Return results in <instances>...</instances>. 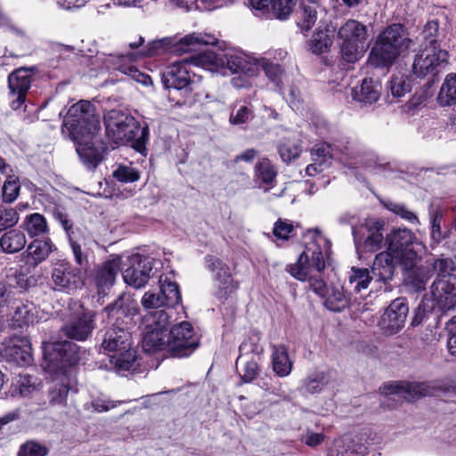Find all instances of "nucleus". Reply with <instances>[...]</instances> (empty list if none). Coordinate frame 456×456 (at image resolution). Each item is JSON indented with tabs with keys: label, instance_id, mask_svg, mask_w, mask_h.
<instances>
[{
	"label": "nucleus",
	"instance_id": "f257e3e1",
	"mask_svg": "<svg viewBox=\"0 0 456 456\" xmlns=\"http://www.w3.org/2000/svg\"><path fill=\"white\" fill-rule=\"evenodd\" d=\"M45 370L55 375L48 389V403L51 406L63 407L75 385L72 366L80 360L78 347L68 340L44 342Z\"/></svg>",
	"mask_w": 456,
	"mask_h": 456
},
{
	"label": "nucleus",
	"instance_id": "f03ea898",
	"mask_svg": "<svg viewBox=\"0 0 456 456\" xmlns=\"http://www.w3.org/2000/svg\"><path fill=\"white\" fill-rule=\"evenodd\" d=\"M411 40L400 24H392L377 37L369 56V61L375 67H387L411 45Z\"/></svg>",
	"mask_w": 456,
	"mask_h": 456
},
{
	"label": "nucleus",
	"instance_id": "7ed1b4c3",
	"mask_svg": "<svg viewBox=\"0 0 456 456\" xmlns=\"http://www.w3.org/2000/svg\"><path fill=\"white\" fill-rule=\"evenodd\" d=\"M102 346L113 353L110 362L117 372L135 369L137 355L132 347V336L126 330L117 326L109 328L103 335Z\"/></svg>",
	"mask_w": 456,
	"mask_h": 456
},
{
	"label": "nucleus",
	"instance_id": "20e7f679",
	"mask_svg": "<svg viewBox=\"0 0 456 456\" xmlns=\"http://www.w3.org/2000/svg\"><path fill=\"white\" fill-rule=\"evenodd\" d=\"M367 38L366 25L354 19L345 21L338 30L343 61L347 63H354L359 61L366 52Z\"/></svg>",
	"mask_w": 456,
	"mask_h": 456
},
{
	"label": "nucleus",
	"instance_id": "39448f33",
	"mask_svg": "<svg viewBox=\"0 0 456 456\" xmlns=\"http://www.w3.org/2000/svg\"><path fill=\"white\" fill-rule=\"evenodd\" d=\"M88 122L77 126L78 136L73 134L72 130H65L69 137L77 143V152L81 160L88 168H94L102 160L103 153V146L98 139L101 131L100 117L97 118V127L95 130H88Z\"/></svg>",
	"mask_w": 456,
	"mask_h": 456
},
{
	"label": "nucleus",
	"instance_id": "423d86ee",
	"mask_svg": "<svg viewBox=\"0 0 456 456\" xmlns=\"http://www.w3.org/2000/svg\"><path fill=\"white\" fill-rule=\"evenodd\" d=\"M389 252L403 267L412 266L418 262L423 245L408 229H394L386 237Z\"/></svg>",
	"mask_w": 456,
	"mask_h": 456
},
{
	"label": "nucleus",
	"instance_id": "0eeeda50",
	"mask_svg": "<svg viewBox=\"0 0 456 456\" xmlns=\"http://www.w3.org/2000/svg\"><path fill=\"white\" fill-rule=\"evenodd\" d=\"M144 334L142 348L145 352L152 354L159 351L167 353V340L170 316L165 310H156L145 315L143 319Z\"/></svg>",
	"mask_w": 456,
	"mask_h": 456
},
{
	"label": "nucleus",
	"instance_id": "6e6552de",
	"mask_svg": "<svg viewBox=\"0 0 456 456\" xmlns=\"http://www.w3.org/2000/svg\"><path fill=\"white\" fill-rule=\"evenodd\" d=\"M106 136L115 144H124L132 141L140 127L130 114L120 110H111L104 116Z\"/></svg>",
	"mask_w": 456,
	"mask_h": 456
},
{
	"label": "nucleus",
	"instance_id": "1a4fd4ad",
	"mask_svg": "<svg viewBox=\"0 0 456 456\" xmlns=\"http://www.w3.org/2000/svg\"><path fill=\"white\" fill-rule=\"evenodd\" d=\"M224 65L237 74L232 79L234 87L243 88L251 86V79L258 76L257 59L239 50H229L224 54Z\"/></svg>",
	"mask_w": 456,
	"mask_h": 456
},
{
	"label": "nucleus",
	"instance_id": "9d476101",
	"mask_svg": "<svg viewBox=\"0 0 456 456\" xmlns=\"http://www.w3.org/2000/svg\"><path fill=\"white\" fill-rule=\"evenodd\" d=\"M447 390L444 381L434 380L428 382H391L384 384L380 391L385 395H401L407 400H414L421 396L435 395L437 391Z\"/></svg>",
	"mask_w": 456,
	"mask_h": 456
},
{
	"label": "nucleus",
	"instance_id": "9b49d317",
	"mask_svg": "<svg viewBox=\"0 0 456 456\" xmlns=\"http://www.w3.org/2000/svg\"><path fill=\"white\" fill-rule=\"evenodd\" d=\"M385 221L367 218L357 229L353 230L355 248L358 252H375L384 245Z\"/></svg>",
	"mask_w": 456,
	"mask_h": 456
},
{
	"label": "nucleus",
	"instance_id": "f8f14e48",
	"mask_svg": "<svg viewBox=\"0 0 456 456\" xmlns=\"http://www.w3.org/2000/svg\"><path fill=\"white\" fill-rule=\"evenodd\" d=\"M448 53L438 46L428 47L416 53L412 73L418 77H435L447 65Z\"/></svg>",
	"mask_w": 456,
	"mask_h": 456
},
{
	"label": "nucleus",
	"instance_id": "ddd939ff",
	"mask_svg": "<svg viewBox=\"0 0 456 456\" xmlns=\"http://www.w3.org/2000/svg\"><path fill=\"white\" fill-rule=\"evenodd\" d=\"M167 354L172 357H185L192 354L198 346L192 326L188 322L173 326L168 331Z\"/></svg>",
	"mask_w": 456,
	"mask_h": 456
},
{
	"label": "nucleus",
	"instance_id": "4468645a",
	"mask_svg": "<svg viewBox=\"0 0 456 456\" xmlns=\"http://www.w3.org/2000/svg\"><path fill=\"white\" fill-rule=\"evenodd\" d=\"M208 269L212 273L215 282V295L219 300H226L239 289V283L234 281L230 267L222 260L214 256H207Z\"/></svg>",
	"mask_w": 456,
	"mask_h": 456
},
{
	"label": "nucleus",
	"instance_id": "2eb2a0df",
	"mask_svg": "<svg viewBox=\"0 0 456 456\" xmlns=\"http://www.w3.org/2000/svg\"><path fill=\"white\" fill-rule=\"evenodd\" d=\"M160 290L159 293L148 291L142 297V305L146 309L174 307L181 302V293L176 282L166 277L159 278Z\"/></svg>",
	"mask_w": 456,
	"mask_h": 456
},
{
	"label": "nucleus",
	"instance_id": "dca6fc26",
	"mask_svg": "<svg viewBox=\"0 0 456 456\" xmlns=\"http://www.w3.org/2000/svg\"><path fill=\"white\" fill-rule=\"evenodd\" d=\"M31 82L32 71L26 68L17 69L8 76V100L12 110H17L24 105Z\"/></svg>",
	"mask_w": 456,
	"mask_h": 456
},
{
	"label": "nucleus",
	"instance_id": "f3484780",
	"mask_svg": "<svg viewBox=\"0 0 456 456\" xmlns=\"http://www.w3.org/2000/svg\"><path fill=\"white\" fill-rule=\"evenodd\" d=\"M94 106L87 101H79L73 104L68 110L67 115L64 118L62 133L65 134V130H72L76 136L80 134L77 132V126L88 122V130H95L97 127V118Z\"/></svg>",
	"mask_w": 456,
	"mask_h": 456
},
{
	"label": "nucleus",
	"instance_id": "a211bd4d",
	"mask_svg": "<svg viewBox=\"0 0 456 456\" xmlns=\"http://www.w3.org/2000/svg\"><path fill=\"white\" fill-rule=\"evenodd\" d=\"M129 266L123 272L125 282L135 289H140L148 282L152 274L153 259L139 254L129 258Z\"/></svg>",
	"mask_w": 456,
	"mask_h": 456
},
{
	"label": "nucleus",
	"instance_id": "6ab92c4d",
	"mask_svg": "<svg viewBox=\"0 0 456 456\" xmlns=\"http://www.w3.org/2000/svg\"><path fill=\"white\" fill-rule=\"evenodd\" d=\"M0 357L19 366L30 364L32 354L28 340L14 337L0 342Z\"/></svg>",
	"mask_w": 456,
	"mask_h": 456
},
{
	"label": "nucleus",
	"instance_id": "aec40b11",
	"mask_svg": "<svg viewBox=\"0 0 456 456\" xmlns=\"http://www.w3.org/2000/svg\"><path fill=\"white\" fill-rule=\"evenodd\" d=\"M409 308L405 298L395 299L384 312L380 327L387 335H395L404 326Z\"/></svg>",
	"mask_w": 456,
	"mask_h": 456
},
{
	"label": "nucleus",
	"instance_id": "412c9836",
	"mask_svg": "<svg viewBox=\"0 0 456 456\" xmlns=\"http://www.w3.org/2000/svg\"><path fill=\"white\" fill-rule=\"evenodd\" d=\"M431 296L440 310L452 309L456 305V276L436 278L431 285Z\"/></svg>",
	"mask_w": 456,
	"mask_h": 456
},
{
	"label": "nucleus",
	"instance_id": "4be33fe9",
	"mask_svg": "<svg viewBox=\"0 0 456 456\" xmlns=\"http://www.w3.org/2000/svg\"><path fill=\"white\" fill-rule=\"evenodd\" d=\"M94 313L82 310L77 317L65 324L61 332L68 338L86 340L94 329Z\"/></svg>",
	"mask_w": 456,
	"mask_h": 456
},
{
	"label": "nucleus",
	"instance_id": "5701e85b",
	"mask_svg": "<svg viewBox=\"0 0 456 456\" xmlns=\"http://www.w3.org/2000/svg\"><path fill=\"white\" fill-rule=\"evenodd\" d=\"M189 62V59L186 58L183 61H175L168 67L167 71L163 77V83L166 88H173L184 92L191 90V78L188 69Z\"/></svg>",
	"mask_w": 456,
	"mask_h": 456
},
{
	"label": "nucleus",
	"instance_id": "b1692460",
	"mask_svg": "<svg viewBox=\"0 0 456 456\" xmlns=\"http://www.w3.org/2000/svg\"><path fill=\"white\" fill-rule=\"evenodd\" d=\"M52 280L59 290H72L82 283L81 272L68 262L58 263L53 270Z\"/></svg>",
	"mask_w": 456,
	"mask_h": 456
},
{
	"label": "nucleus",
	"instance_id": "393cba45",
	"mask_svg": "<svg viewBox=\"0 0 456 456\" xmlns=\"http://www.w3.org/2000/svg\"><path fill=\"white\" fill-rule=\"evenodd\" d=\"M54 249V245L49 238L32 240L21 254L26 265L35 268L45 261Z\"/></svg>",
	"mask_w": 456,
	"mask_h": 456
},
{
	"label": "nucleus",
	"instance_id": "a878e982",
	"mask_svg": "<svg viewBox=\"0 0 456 456\" xmlns=\"http://www.w3.org/2000/svg\"><path fill=\"white\" fill-rule=\"evenodd\" d=\"M121 258L118 256H112L111 258L104 262L97 268L95 274V282L99 293H105L114 284L116 276L120 269Z\"/></svg>",
	"mask_w": 456,
	"mask_h": 456
},
{
	"label": "nucleus",
	"instance_id": "bb28decb",
	"mask_svg": "<svg viewBox=\"0 0 456 456\" xmlns=\"http://www.w3.org/2000/svg\"><path fill=\"white\" fill-rule=\"evenodd\" d=\"M398 263L389 252L379 253L371 266V273L377 281L387 283L394 277L395 264Z\"/></svg>",
	"mask_w": 456,
	"mask_h": 456
},
{
	"label": "nucleus",
	"instance_id": "cd10ccee",
	"mask_svg": "<svg viewBox=\"0 0 456 456\" xmlns=\"http://www.w3.org/2000/svg\"><path fill=\"white\" fill-rule=\"evenodd\" d=\"M217 39L215 36L209 34L192 33L181 38L174 45V52L178 53H187L198 51L201 45H216Z\"/></svg>",
	"mask_w": 456,
	"mask_h": 456
},
{
	"label": "nucleus",
	"instance_id": "c85d7f7f",
	"mask_svg": "<svg viewBox=\"0 0 456 456\" xmlns=\"http://www.w3.org/2000/svg\"><path fill=\"white\" fill-rule=\"evenodd\" d=\"M380 93L381 85L371 78H364L360 86L352 89L354 100L364 104L377 102L380 97Z\"/></svg>",
	"mask_w": 456,
	"mask_h": 456
},
{
	"label": "nucleus",
	"instance_id": "c756f323",
	"mask_svg": "<svg viewBox=\"0 0 456 456\" xmlns=\"http://www.w3.org/2000/svg\"><path fill=\"white\" fill-rule=\"evenodd\" d=\"M415 263L412 266L404 267L405 282L415 292L423 291L426 285L432 276V271L428 266H417Z\"/></svg>",
	"mask_w": 456,
	"mask_h": 456
},
{
	"label": "nucleus",
	"instance_id": "7c9ffc66",
	"mask_svg": "<svg viewBox=\"0 0 456 456\" xmlns=\"http://www.w3.org/2000/svg\"><path fill=\"white\" fill-rule=\"evenodd\" d=\"M272 366L275 374L281 378L291 372L293 362L284 345H272Z\"/></svg>",
	"mask_w": 456,
	"mask_h": 456
},
{
	"label": "nucleus",
	"instance_id": "2f4dec72",
	"mask_svg": "<svg viewBox=\"0 0 456 456\" xmlns=\"http://www.w3.org/2000/svg\"><path fill=\"white\" fill-rule=\"evenodd\" d=\"M27 239L25 233L18 229L5 232L0 238V248L5 254H14L25 248Z\"/></svg>",
	"mask_w": 456,
	"mask_h": 456
},
{
	"label": "nucleus",
	"instance_id": "473e14b6",
	"mask_svg": "<svg viewBox=\"0 0 456 456\" xmlns=\"http://www.w3.org/2000/svg\"><path fill=\"white\" fill-rule=\"evenodd\" d=\"M324 305L332 312H341L349 305L350 297L342 286H331L327 290Z\"/></svg>",
	"mask_w": 456,
	"mask_h": 456
},
{
	"label": "nucleus",
	"instance_id": "72a5a7b5",
	"mask_svg": "<svg viewBox=\"0 0 456 456\" xmlns=\"http://www.w3.org/2000/svg\"><path fill=\"white\" fill-rule=\"evenodd\" d=\"M38 312L34 303L27 301L17 305L12 316L14 325L23 327L33 324L38 321Z\"/></svg>",
	"mask_w": 456,
	"mask_h": 456
},
{
	"label": "nucleus",
	"instance_id": "f704fd0d",
	"mask_svg": "<svg viewBox=\"0 0 456 456\" xmlns=\"http://www.w3.org/2000/svg\"><path fill=\"white\" fill-rule=\"evenodd\" d=\"M309 252L310 247H307L305 250L300 254L296 264L289 265L286 267V270L291 274V276L298 281H306L308 277L311 276V273L314 270L311 266Z\"/></svg>",
	"mask_w": 456,
	"mask_h": 456
},
{
	"label": "nucleus",
	"instance_id": "c9c22d12",
	"mask_svg": "<svg viewBox=\"0 0 456 456\" xmlns=\"http://www.w3.org/2000/svg\"><path fill=\"white\" fill-rule=\"evenodd\" d=\"M437 102L441 106H452L456 104V74L446 75L439 94Z\"/></svg>",
	"mask_w": 456,
	"mask_h": 456
},
{
	"label": "nucleus",
	"instance_id": "e433bc0d",
	"mask_svg": "<svg viewBox=\"0 0 456 456\" xmlns=\"http://www.w3.org/2000/svg\"><path fill=\"white\" fill-rule=\"evenodd\" d=\"M236 366L237 372L242 383L252 382L260 372L258 362L254 357L247 359V357L242 356V361L238 358Z\"/></svg>",
	"mask_w": 456,
	"mask_h": 456
},
{
	"label": "nucleus",
	"instance_id": "4c0bfd02",
	"mask_svg": "<svg viewBox=\"0 0 456 456\" xmlns=\"http://www.w3.org/2000/svg\"><path fill=\"white\" fill-rule=\"evenodd\" d=\"M283 162L289 163L297 159L302 151L300 141L296 137L284 138L278 146Z\"/></svg>",
	"mask_w": 456,
	"mask_h": 456
},
{
	"label": "nucleus",
	"instance_id": "58836bf2",
	"mask_svg": "<svg viewBox=\"0 0 456 456\" xmlns=\"http://www.w3.org/2000/svg\"><path fill=\"white\" fill-rule=\"evenodd\" d=\"M331 45L330 29L328 27L319 28L310 39L309 48L312 53L320 54L329 51Z\"/></svg>",
	"mask_w": 456,
	"mask_h": 456
},
{
	"label": "nucleus",
	"instance_id": "ea45409f",
	"mask_svg": "<svg viewBox=\"0 0 456 456\" xmlns=\"http://www.w3.org/2000/svg\"><path fill=\"white\" fill-rule=\"evenodd\" d=\"M341 149L343 157L341 160L347 166L353 167L356 165H366L364 152L360 147L351 142H346Z\"/></svg>",
	"mask_w": 456,
	"mask_h": 456
},
{
	"label": "nucleus",
	"instance_id": "a19ab883",
	"mask_svg": "<svg viewBox=\"0 0 456 456\" xmlns=\"http://www.w3.org/2000/svg\"><path fill=\"white\" fill-rule=\"evenodd\" d=\"M329 383V378L324 371H316L303 380L302 390L305 393L315 394L322 390Z\"/></svg>",
	"mask_w": 456,
	"mask_h": 456
},
{
	"label": "nucleus",
	"instance_id": "79ce46f5",
	"mask_svg": "<svg viewBox=\"0 0 456 456\" xmlns=\"http://www.w3.org/2000/svg\"><path fill=\"white\" fill-rule=\"evenodd\" d=\"M126 57L123 55L118 56L116 58V65L119 71L122 73L127 75L134 81L142 84L144 86H148L151 84V78L150 76L142 73L140 70H138L134 66L128 65L125 63Z\"/></svg>",
	"mask_w": 456,
	"mask_h": 456
},
{
	"label": "nucleus",
	"instance_id": "37998d69",
	"mask_svg": "<svg viewBox=\"0 0 456 456\" xmlns=\"http://www.w3.org/2000/svg\"><path fill=\"white\" fill-rule=\"evenodd\" d=\"M444 35V28H440L437 20H428L421 32V37L428 47L438 46L437 43Z\"/></svg>",
	"mask_w": 456,
	"mask_h": 456
},
{
	"label": "nucleus",
	"instance_id": "c03bdc74",
	"mask_svg": "<svg viewBox=\"0 0 456 456\" xmlns=\"http://www.w3.org/2000/svg\"><path fill=\"white\" fill-rule=\"evenodd\" d=\"M189 61L195 66H201L205 69H213L224 66V57H219L213 51H206L197 56L189 59Z\"/></svg>",
	"mask_w": 456,
	"mask_h": 456
},
{
	"label": "nucleus",
	"instance_id": "a18cd8bd",
	"mask_svg": "<svg viewBox=\"0 0 456 456\" xmlns=\"http://www.w3.org/2000/svg\"><path fill=\"white\" fill-rule=\"evenodd\" d=\"M25 229L30 237H36L47 232L45 218L37 213L31 214L26 217Z\"/></svg>",
	"mask_w": 456,
	"mask_h": 456
},
{
	"label": "nucleus",
	"instance_id": "49530a36",
	"mask_svg": "<svg viewBox=\"0 0 456 456\" xmlns=\"http://www.w3.org/2000/svg\"><path fill=\"white\" fill-rule=\"evenodd\" d=\"M372 279L374 277L370 275L368 269L353 267L349 275V283L354 285V289L356 292H360L368 288Z\"/></svg>",
	"mask_w": 456,
	"mask_h": 456
},
{
	"label": "nucleus",
	"instance_id": "de8ad7c7",
	"mask_svg": "<svg viewBox=\"0 0 456 456\" xmlns=\"http://www.w3.org/2000/svg\"><path fill=\"white\" fill-rule=\"evenodd\" d=\"M256 177L265 183H272L275 181L277 171L268 159H263L257 162L255 168Z\"/></svg>",
	"mask_w": 456,
	"mask_h": 456
},
{
	"label": "nucleus",
	"instance_id": "09e8293b",
	"mask_svg": "<svg viewBox=\"0 0 456 456\" xmlns=\"http://www.w3.org/2000/svg\"><path fill=\"white\" fill-rule=\"evenodd\" d=\"M436 306L437 305L434 300L427 297H424L414 312L411 326L416 327L420 325L424 320L428 318V314L434 311Z\"/></svg>",
	"mask_w": 456,
	"mask_h": 456
},
{
	"label": "nucleus",
	"instance_id": "8fccbe9b",
	"mask_svg": "<svg viewBox=\"0 0 456 456\" xmlns=\"http://www.w3.org/2000/svg\"><path fill=\"white\" fill-rule=\"evenodd\" d=\"M257 67H258V72L260 71V69H262L266 77L273 81L276 86L280 87L281 83V67L278 64H273L270 62L265 58H259L257 59Z\"/></svg>",
	"mask_w": 456,
	"mask_h": 456
},
{
	"label": "nucleus",
	"instance_id": "3c124183",
	"mask_svg": "<svg viewBox=\"0 0 456 456\" xmlns=\"http://www.w3.org/2000/svg\"><path fill=\"white\" fill-rule=\"evenodd\" d=\"M48 449L44 444L29 440L20 445L18 456H46Z\"/></svg>",
	"mask_w": 456,
	"mask_h": 456
},
{
	"label": "nucleus",
	"instance_id": "603ef678",
	"mask_svg": "<svg viewBox=\"0 0 456 456\" xmlns=\"http://www.w3.org/2000/svg\"><path fill=\"white\" fill-rule=\"evenodd\" d=\"M8 177L3 185V196L4 200H16L20 189V179L15 175L7 174Z\"/></svg>",
	"mask_w": 456,
	"mask_h": 456
},
{
	"label": "nucleus",
	"instance_id": "864d4df0",
	"mask_svg": "<svg viewBox=\"0 0 456 456\" xmlns=\"http://www.w3.org/2000/svg\"><path fill=\"white\" fill-rule=\"evenodd\" d=\"M389 90L394 98H400L410 91V85L404 76H393L389 81Z\"/></svg>",
	"mask_w": 456,
	"mask_h": 456
},
{
	"label": "nucleus",
	"instance_id": "5fc2aeb1",
	"mask_svg": "<svg viewBox=\"0 0 456 456\" xmlns=\"http://www.w3.org/2000/svg\"><path fill=\"white\" fill-rule=\"evenodd\" d=\"M19 221V215L12 208L0 206V232L14 226Z\"/></svg>",
	"mask_w": 456,
	"mask_h": 456
},
{
	"label": "nucleus",
	"instance_id": "6e6d98bb",
	"mask_svg": "<svg viewBox=\"0 0 456 456\" xmlns=\"http://www.w3.org/2000/svg\"><path fill=\"white\" fill-rule=\"evenodd\" d=\"M273 9L275 16L278 19L283 20L289 17L292 12L296 0H272Z\"/></svg>",
	"mask_w": 456,
	"mask_h": 456
},
{
	"label": "nucleus",
	"instance_id": "4d7b16f0",
	"mask_svg": "<svg viewBox=\"0 0 456 456\" xmlns=\"http://www.w3.org/2000/svg\"><path fill=\"white\" fill-rule=\"evenodd\" d=\"M113 176L125 183L135 182L140 178L139 172L133 167L130 166H118V167L113 172Z\"/></svg>",
	"mask_w": 456,
	"mask_h": 456
},
{
	"label": "nucleus",
	"instance_id": "13d9d810",
	"mask_svg": "<svg viewBox=\"0 0 456 456\" xmlns=\"http://www.w3.org/2000/svg\"><path fill=\"white\" fill-rule=\"evenodd\" d=\"M36 381L29 375H20L15 384V390L21 395L27 396L36 390Z\"/></svg>",
	"mask_w": 456,
	"mask_h": 456
},
{
	"label": "nucleus",
	"instance_id": "bf43d9fd",
	"mask_svg": "<svg viewBox=\"0 0 456 456\" xmlns=\"http://www.w3.org/2000/svg\"><path fill=\"white\" fill-rule=\"evenodd\" d=\"M433 268L437 273L436 278L447 279V276H456L452 273L454 263L451 258H439L433 264Z\"/></svg>",
	"mask_w": 456,
	"mask_h": 456
},
{
	"label": "nucleus",
	"instance_id": "052dcab7",
	"mask_svg": "<svg viewBox=\"0 0 456 456\" xmlns=\"http://www.w3.org/2000/svg\"><path fill=\"white\" fill-rule=\"evenodd\" d=\"M311 154L314 161L322 163L326 167L331 159L330 146L327 143L316 144L313 148Z\"/></svg>",
	"mask_w": 456,
	"mask_h": 456
},
{
	"label": "nucleus",
	"instance_id": "680f3d73",
	"mask_svg": "<svg viewBox=\"0 0 456 456\" xmlns=\"http://www.w3.org/2000/svg\"><path fill=\"white\" fill-rule=\"evenodd\" d=\"M240 356L239 360L242 361V356H247L248 354H253L254 358L255 356L258 357V360L260 359V355L264 352V348L262 346H260L256 341H254L253 339L245 340L240 346Z\"/></svg>",
	"mask_w": 456,
	"mask_h": 456
},
{
	"label": "nucleus",
	"instance_id": "e2e57ef3",
	"mask_svg": "<svg viewBox=\"0 0 456 456\" xmlns=\"http://www.w3.org/2000/svg\"><path fill=\"white\" fill-rule=\"evenodd\" d=\"M316 20L317 12L315 9L311 6H305L298 26L302 30L308 31L315 24Z\"/></svg>",
	"mask_w": 456,
	"mask_h": 456
},
{
	"label": "nucleus",
	"instance_id": "0e129e2a",
	"mask_svg": "<svg viewBox=\"0 0 456 456\" xmlns=\"http://www.w3.org/2000/svg\"><path fill=\"white\" fill-rule=\"evenodd\" d=\"M53 217L60 222L63 229L65 230L68 236H70L72 232V223L69 219L66 209L61 206H55L53 210Z\"/></svg>",
	"mask_w": 456,
	"mask_h": 456
},
{
	"label": "nucleus",
	"instance_id": "69168bd1",
	"mask_svg": "<svg viewBox=\"0 0 456 456\" xmlns=\"http://www.w3.org/2000/svg\"><path fill=\"white\" fill-rule=\"evenodd\" d=\"M442 213L439 211L435 212L431 218V238L435 243H439L444 235L441 231Z\"/></svg>",
	"mask_w": 456,
	"mask_h": 456
},
{
	"label": "nucleus",
	"instance_id": "338daca9",
	"mask_svg": "<svg viewBox=\"0 0 456 456\" xmlns=\"http://www.w3.org/2000/svg\"><path fill=\"white\" fill-rule=\"evenodd\" d=\"M253 118L252 110L246 106H241L238 109L235 114L230 117V122L232 125H242L247 123Z\"/></svg>",
	"mask_w": 456,
	"mask_h": 456
},
{
	"label": "nucleus",
	"instance_id": "774afa93",
	"mask_svg": "<svg viewBox=\"0 0 456 456\" xmlns=\"http://www.w3.org/2000/svg\"><path fill=\"white\" fill-rule=\"evenodd\" d=\"M310 262L311 266L314 268V270L317 271L318 273H321L325 268V262L323 259L322 253L319 247H316L315 248H310Z\"/></svg>",
	"mask_w": 456,
	"mask_h": 456
}]
</instances>
